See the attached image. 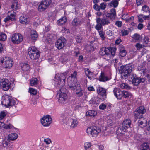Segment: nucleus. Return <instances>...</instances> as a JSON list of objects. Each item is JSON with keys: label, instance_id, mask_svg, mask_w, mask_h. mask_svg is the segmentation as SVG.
<instances>
[{"label": "nucleus", "instance_id": "nucleus-48", "mask_svg": "<svg viewBox=\"0 0 150 150\" xmlns=\"http://www.w3.org/2000/svg\"><path fill=\"white\" fill-rule=\"evenodd\" d=\"M29 92L31 94L34 95H36L37 93V91L36 90L31 88H29Z\"/></svg>", "mask_w": 150, "mask_h": 150}, {"label": "nucleus", "instance_id": "nucleus-24", "mask_svg": "<svg viewBox=\"0 0 150 150\" xmlns=\"http://www.w3.org/2000/svg\"><path fill=\"white\" fill-rule=\"evenodd\" d=\"M28 16L24 15L21 16L19 18L20 23L22 24H26L28 23Z\"/></svg>", "mask_w": 150, "mask_h": 150}, {"label": "nucleus", "instance_id": "nucleus-27", "mask_svg": "<svg viewBox=\"0 0 150 150\" xmlns=\"http://www.w3.org/2000/svg\"><path fill=\"white\" fill-rule=\"evenodd\" d=\"M81 24V21L79 18H77L74 19L72 22V25L75 27L79 26Z\"/></svg>", "mask_w": 150, "mask_h": 150}, {"label": "nucleus", "instance_id": "nucleus-64", "mask_svg": "<svg viewBox=\"0 0 150 150\" xmlns=\"http://www.w3.org/2000/svg\"><path fill=\"white\" fill-rule=\"evenodd\" d=\"M146 130L148 131L149 133H150V120L148 122L147 125H146Z\"/></svg>", "mask_w": 150, "mask_h": 150}, {"label": "nucleus", "instance_id": "nucleus-59", "mask_svg": "<svg viewBox=\"0 0 150 150\" xmlns=\"http://www.w3.org/2000/svg\"><path fill=\"white\" fill-rule=\"evenodd\" d=\"M142 10L145 12H147L149 10V7L146 5H144L142 7Z\"/></svg>", "mask_w": 150, "mask_h": 150}, {"label": "nucleus", "instance_id": "nucleus-33", "mask_svg": "<svg viewBox=\"0 0 150 150\" xmlns=\"http://www.w3.org/2000/svg\"><path fill=\"white\" fill-rule=\"evenodd\" d=\"M76 89V94L78 97L82 96L83 95V91L79 86H78Z\"/></svg>", "mask_w": 150, "mask_h": 150}, {"label": "nucleus", "instance_id": "nucleus-60", "mask_svg": "<svg viewBox=\"0 0 150 150\" xmlns=\"http://www.w3.org/2000/svg\"><path fill=\"white\" fill-rule=\"evenodd\" d=\"M145 79L146 81V82L148 83H150V76L148 74H147L145 76Z\"/></svg>", "mask_w": 150, "mask_h": 150}, {"label": "nucleus", "instance_id": "nucleus-12", "mask_svg": "<svg viewBox=\"0 0 150 150\" xmlns=\"http://www.w3.org/2000/svg\"><path fill=\"white\" fill-rule=\"evenodd\" d=\"M10 83L9 80L6 79H4L1 80L0 86L3 90L6 91L10 87Z\"/></svg>", "mask_w": 150, "mask_h": 150}, {"label": "nucleus", "instance_id": "nucleus-28", "mask_svg": "<svg viewBox=\"0 0 150 150\" xmlns=\"http://www.w3.org/2000/svg\"><path fill=\"white\" fill-rule=\"evenodd\" d=\"M100 18H96V22L97 24L96 25L95 28L98 31H100V30L101 29L103 26L100 23Z\"/></svg>", "mask_w": 150, "mask_h": 150}, {"label": "nucleus", "instance_id": "nucleus-26", "mask_svg": "<svg viewBox=\"0 0 150 150\" xmlns=\"http://www.w3.org/2000/svg\"><path fill=\"white\" fill-rule=\"evenodd\" d=\"M103 18L101 19L100 18V23L103 26H104L106 25H108L110 24V21L106 18V16L104 17V15H103Z\"/></svg>", "mask_w": 150, "mask_h": 150}, {"label": "nucleus", "instance_id": "nucleus-36", "mask_svg": "<svg viewBox=\"0 0 150 150\" xmlns=\"http://www.w3.org/2000/svg\"><path fill=\"white\" fill-rule=\"evenodd\" d=\"M138 70L140 71L141 73H142V72L143 74L145 75L146 74V69L145 68V67L140 66L138 67Z\"/></svg>", "mask_w": 150, "mask_h": 150}, {"label": "nucleus", "instance_id": "nucleus-11", "mask_svg": "<svg viewBox=\"0 0 150 150\" xmlns=\"http://www.w3.org/2000/svg\"><path fill=\"white\" fill-rule=\"evenodd\" d=\"M66 78L64 76L62 79H61L59 76L56 75L55 77L54 80L55 81L56 86L61 88L63 86L65 83Z\"/></svg>", "mask_w": 150, "mask_h": 150}, {"label": "nucleus", "instance_id": "nucleus-9", "mask_svg": "<svg viewBox=\"0 0 150 150\" xmlns=\"http://www.w3.org/2000/svg\"><path fill=\"white\" fill-rule=\"evenodd\" d=\"M146 110L144 106H141L137 108L134 112V117L136 119L142 117L143 114L146 112Z\"/></svg>", "mask_w": 150, "mask_h": 150}, {"label": "nucleus", "instance_id": "nucleus-63", "mask_svg": "<svg viewBox=\"0 0 150 150\" xmlns=\"http://www.w3.org/2000/svg\"><path fill=\"white\" fill-rule=\"evenodd\" d=\"M44 141L47 144H50L51 142L50 139L49 138L45 139Z\"/></svg>", "mask_w": 150, "mask_h": 150}, {"label": "nucleus", "instance_id": "nucleus-29", "mask_svg": "<svg viewBox=\"0 0 150 150\" xmlns=\"http://www.w3.org/2000/svg\"><path fill=\"white\" fill-rule=\"evenodd\" d=\"M70 127L73 128L76 127L78 124V122L76 119H70Z\"/></svg>", "mask_w": 150, "mask_h": 150}, {"label": "nucleus", "instance_id": "nucleus-47", "mask_svg": "<svg viewBox=\"0 0 150 150\" xmlns=\"http://www.w3.org/2000/svg\"><path fill=\"white\" fill-rule=\"evenodd\" d=\"M40 150H51V147H48V146H45L44 144L40 145Z\"/></svg>", "mask_w": 150, "mask_h": 150}, {"label": "nucleus", "instance_id": "nucleus-5", "mask_svg": "<svg viewBox=\"0 0 150 150\" xmlns=\"http://www.w3.org/2000/svg\"><path fill=\"white\" fill-rule=\"evenodd\" d=\"M101 132V129L99 127L95 126H91L87 129V132L88 134L95 137H97Z\"/></svg>", "mask_w": 150, "mask_h": 150}, {"label": "nucleus", "instance_id": "nucleus-7", "mask_svg": "<svg viewBox=\"0 0 150 150\" xmlns=\"http://www.w3.org/2000/svg\"><path fill=\"white\" fill-rule=\"evenodd\" d=\"M59 91L60 93L59 95V102L61 103L64 104L68 98L67 94V90L65 88H62Z\"/></svg>", "mask_w": 150, "mask_h": 150}, {"label": "nucleus", "instance_id": "nucleus-32", "mask_svg": "<svg viewBox=\"0 0 150 150\" xmlns=\"http://www.w3.org/2000/svg\"><path fill=\"white\" fill-rule=\"evenodd\" d=\"M97 114V112L93 110H89L86 113V115L87 116L94 117Z\"/></svg>", "mask_w": 150, "mask_h": 150}, {"label": "nucleus", "instance_id": "nucleus-22", "mask_svg": "<svg viewBox=\"0 0 150 150\" xmlns=\"http://www.w3.org/2000/svg\"><path fill=\"white\" fill-rule=\"evenodd\" d=\"M138 118L139 119L138 123L140 127L142 128H143L146 126L147 122L146 119L142 117L140 118L139 117Z\"/></svg>", "mask_w": 150, "mask_h": 150}, {"label": "nucleus", "instance_id": "nucleus-50", "mask_svg": "<svg viewBox=\"0 0 150 150\" xmlns=\"http://www.w3.org/2000/svg\"><path fill=\"white\" fill-rule=\"evenodd\" d=\"M109 52H110L111 53L112 55L113 56H114L115 53L116 48L114 47L111 48H109Z\"/></svg>", "mask_w": 150, "mask_h": 150}, {"label": "nucleus", "instance_id": "nucleus-58", "mask_svg": "<svg viewBox=\"0 0 150 150\" xmlns=\"http://www.w3.org/2000/svg\"><path fill=\"white\" fill-rule=\"evenodd\" d=\"M93 8L97 11H99L100 9V6L96 4H95L93 6Z\"/></svg>", "mask_w": 150, "mask_h": 150}, {"label": "nucleus", "instance_id": "nucleus-42", "mask_svg": "<svg viewBox=\"0 0 150 150\" xmlns=\"http://www.w3.org/2000/svg\"><path fill=\"white\" fill-rule=\"evenodd\" d=\"M22 70L23 71H26L29 68V65L27 63H24L21 67Z\"/></svg>", "mask_w": 150, "mask_h": 150}, {"label": "nucleus", "instance_id": "nucleus-44", "mask_svg": "<svg viewBox=\"0 0 150 150\" xmlns=\"http://www.w3.org/2000/svg\"><path fill=\"white\" fill-rule=\"evenodd\" d=\"M100 37L101 38V40H104L105 39V33L103 31H98Z\"/></svg>", "mask_w": 150, "mask_h": 150}, {"label": "nucleus", "instance_id": "nucleus-52", "mask_svg": "<svg viewBox=\"0 0 150 150\" xmlns=\"http://www.w3.org/2000/svg\"><path fill=\"white\" fill-rule=\"evenodd\" d=\"M6 115V112L3 111L1 112L0 114V120H2Z\"/></svg>", "mask_w": 150, "mask_h": 150}, {"label": "nucleus", "instance_id": "nucleus-3", "mask_svg": "<svg viewBox=\"0 0 150 150\" xmlns=\"http://www.w3.org/2000/svg\"><path fill=\"white\" fill-rule=\"evenodd\" d=\"M15 101L11 96L7 95H3L1 98V104L7 107L14 105Z\"/></svg>", "mask_w": 150, "mask_h": 150}, {"label": "nucleus", "instance_id": "nucleus-8", "mask_svg": "<svg viewBox=\"0 0 150 150\" xmlns=\"http://www.w3.org/2000/svg\"><path fill=\"white\" fill-rule=\"evenodd\" d=\"M51 2V0H43L38 5V11H43L46 10L49 7Z\"/></svg>", "mask_w": 150, "mask_h": 150}, {"label": "nucleus", "instance_id": "nucleus-55", "mask_svg": "<svg viewBox=\"0 0 150 150\" xmlns=\"http://www.w3.org/2000/svg\"><path fill=\"white\" fill-rule=\"evenodd\" d=\"M126 54V51L124 50H121L120 52V55L122 57H123L125 56Z\"/></svg>", "mask_w": 150, "mask_h": 150}, {"label": "nucleus", "instance_id": "nucleus-13", "mask_svg": "<svg viewBox=\"0 0 150 150\" xmlns=\"http://www.w3.org/2000/svg\"><path fill=\"white\" fill-rule=\"evenodd\" d=\"M52 119L49 115L44 116L41 119L42 124L44 126H48L51 123Z\"/></svg>", "mask_w": 150, "mask_h": 150}, {"label": "nucleus", "instance_id": "nucleus-21", "mask_svg": "<svg viewBox=\"0 0 150 150\" xmlns=\"http://www.w3.org/2000/svg\"><path fill=\"white\" fill-rule=\"evenodd\" d=\"M109 48L103 47L100 49L99 51V54L102 56L105 55L108 56L109 54Z\"/></svg>", "mask_w": 150, "mask_h": 150}, {"label": "nucleus", "instance_id": "nucleus-17", "mask_svg": "<svg viewBox=\"0 0 150 150\" xmlns=\"http://www.w3.org/2000/svg\"><path fill=\"white\" fill-rule=\"evenodd\" d=\"M113 93L114 95L118 99H121L122 97L123 91L118 88H115L113 90Z\"/></svg>", "mask_w": 150, "mask_h": 150}, {"label": "nucleus", "instance_id": "nucleus-19", "mask_svg": "<svg viewBox=\"0 0 150 150\" xmlns=\"http://www.w3.org/2000/svg\"><path fill=\"white\" fill-rule=\"evenodd\" d=\"M110 12V13H105L104 14V16H106V18H110V19L113 20L115 18L116 16V11L115 9L113 8L111 10Z\"/></svg>", "mask_w": 150, "mask_h": 150}, {"label": "nucleus", "instance_id": "nucleus-62", "mask_svg": "<svg viewBox=\"0 0 150 150\" xmlns=\"http://www.w3.org/2000/svg\"><path fill=\"white\" fill-rule=\"evenodd\" d=\"M135 47L138 50H139L141 48H142V45L139 43L136 44Z\"/></svg>", "mask_w": 150, "mask_h": 150}, {"label": "nucleus", "instance_id": "nucleus-16", "mask_svg": "<svg viewBox=\"0 0 150 150\" xmlns=\"http://www.w3.org/2000/svg\"><path fill=\"white\" fill-rule=\"evenodd\" d=\"M97 92L102 99L104 100L106 98V90L102 87H99L97 89Z\"/></svg>", "mask_w": 150, "mask_h": 150}, {"label": "nucleus", "instance_id": "nucleus-56", "mask_svg": "<svg viewBox=\"0 0 150 150\" xmlns=\"http://www.w3.org/2000/svg\"><path fill=\"white\" fill-rule=\"evenodd\" d=\"M91 145L90 143L87 142L85 143L84 146L85 149H90V147L91 146Z\"/></svg>", "mask_w": 150, "mask_h": 150}, {"label": "nucleus", "instance_id": "nucleus-25", "mask_svg": "<svg viewBox=\"0 0 150 150\" xmlns=\"http://www.w3.org/2000/svg\"><path fill=\"white\" fill-rule=\"evenodd\" d=\"M110 79L108 78L103 72H101V75L99 77V80L100 81L105 82L106 81L110 80Z\"/></svg>", "mask_w": 150, "mask_h": 150}, {"label": "nucleus", "instance_id": "nucleus-30", "mask_svg": "<svg viewBox=\"0 0 150 150\" xmlns=\"http://www.w3.org/2000/svg\"><path fill=\"white\" fill-rule=\"evenodd\" d=\"M140 150H150L149 144L146 142L143 143L140 146Z\"/></svg>", "mask_w": 150, "mask_h": 150}, {"label": "nucleus", "instance_id": "nucleus-46", "mask_svg": "<svg viewBox=\"0 0 150 150\" xmlns=\"http://www.w3.org/2000/svg\"><path fill=\"white\" fill-rule=\"evenodd\" d=\"M85 73L87 76L89 78H91L93 74L88 69H87L85 70Z\"/></svg>", "mask_w": 150, "mask_h": 150}, {"label": "nucleus", "instance_id": "nucleus-41", "mask_svg": "<svg viewBox=\"0 0 150 150\" xmlns=\"http://www.w3.org/2000/svg\"><path fill=\"white\" fill-rule=\"evenodd\" d=\"M66 21V18L64 17H63L57 21V23L59 25H61L64 24Z\"/></svg>", "mask_w": 150, "mask_h": 150}, {"label": "nucleus", "instance_id": "nucleus-37", "mask_svg": "<svg viewBox=\"0 0 150 150\" xmlns=\"http://www.w3.org/2000/svg\"><path fill=\"white\" fill-rule=\"evenodd\" d=\"M77 72L76 71H74L73 74H71L70 76L68 78V79L75 80H77L76 78Z\"/></svg>", "mask_w": 150, "mask_h": 150}, {"label": "nucleus", "instance_id": "nucleus-61", "mask_svg": "<svg viewBox=\"0 0 150 150\" xmlns=\"http://www.w3.org/2000/svg\"><path fill=\"white\" fill-rule=\"evenodd\" d=\"M138 18L139 21L140 22H142L143 21V14H140L138 16Z\"/></svg>", "mask_w": 150, "mask_h": 150}, {"label": "nucleus", "instance_id": "nucleus-20", "mask_svg": "<svg viewBox=\"0 0 150 150\" xmlns=\"http://www.w3.org/2000/svg\"><path fill=\"white\" fill-rule=\"evenodd\" d=\"M129 80L135 86L138 85L140 83V78L134 77L133 75L130 76Z\"/></svg>", "mask_w": 150, "mask_h": 150}, {"label": "nucleus", "instance_id": "nucleus-57", "mask_svg": "<svg viewBox=\"0 0 150 150\" xmlns=\"http://www.w3.org/2000/svg\"><path fill=\"white\" fill-rule=\"evenodd\" d=\"M122 24V21H117L115 23V24L118 27H120Z\"/></svg>", "mask_w": 150, "mask_h": 150}, {"label": "nucleus", "instance_id": "nucleus-14", "mask_svg": "<svg viewBox=\"0 0 150 150\" xmlns=\"http://www.w3.org/2000/svg\"><path fill=\"white\" fill-rule=\"evenodd\" d=\"M66 42L65 38L64 37H61L57 41L56 44V47L59 49H61L64 47Z\"/></svg>", "mask_w": 150, "mask_h": 150}, {"label": "nucleus", "instance_id": "nucleus-49", "mask_svg": "<svg viewBox=\"0 0 150 150\" xmlns=\"http://www.w3.org/2000/svg\"><path fill=\"white\" fill-rule=\"evenodd\" d=\"M142 137L140 134H136L134 136V139L137 141H140L141 140Z\"/></svg>", "mask_w": 150, "mask_h": 150}, {"label": "nucleus", "instance_id": "nucleus-45", "mask_svg": "<svg viewBox=\"0 0 150 150\" xmlns=\"http://www.w3.org/2000/svg\"><path fill=\"white\" fill-rule=\"evenodd\" d=\"M13 12V11H9L8 13V16L10 18L11 20H13L15 19V16L14 14L12 13Z\"/></svg>", "mask_w": 150, "mask_h": 150}, {"label": "nucleus", "instance_id": "nucleus-2", "mask_svg": "<svg viewBox=\"0 0 150 150\" xmlns=\"http://www.w3.org/2000/svg\"><path fill=\"white\" fill-rule=\"evenodd\" d=\"M122 69L121 70L122 78L124 79H126L127 78L129 79L130 75H133L131 73L134 68V66L131 64H128L125 66L121 67Z\"/></svg>", "mask_w": 150, "mask_h": 150}, {"label": "nucleus", "instance_id": "nucleus-1", "mask_svg": "<svg viewBox=\"0 0 150 150\" xmlns=\"http://www.w3.org/2000/svg\"><path fill=\"white\" fill-rule=\"evenodd\" d=\"M122 126L120 127L116 131V134L118 137H122L124 136V132L129 128L132 127V125L129 119H126L124 120L122 124Z\"/></svg>", "mask_w": 150, "mask_h": 150}, {"label": "nucleus", "instance_id": "nucleus-38", "mask_svg": "<svg viewBox=\"0 0 150 150\" xmlns=\"http://www.w3.org/2000/svg\"><path fill=\"white\" fill-rule=\"evenodd\" d=\"M132 38L138 41H139L142 40L141 37L140 35L137 33L133 35Z\"/></svg>", "mask_w": 150, "mask_h": 150}, {"label": "nucleus", "instance_id": "nucleus-43", "mask_svg": "<svg viewBox=\"0 0 150 150\" xmlns=\"http://www.w3.org/2000/svg\"><path fill=\"white\" fill-rule=\"evenodd\" d=\"M59 59L61 62L64 63L67 62V58L65 55H62L61 56Z\"/></svg>", "mask_w": 150, "mask_h": 150}, {"label": "nucleus", "instance_id": "nucleus-31", "mask_svg": "<svg viewBox=\"0 0 150 150\" xmlns=\"http://www.w3.org/2000/svg\"><path fill=\"white\" fill-rule=\"evenodd\" d=\"M18 136L16 133H11L8 136V138L9 140L13 141L15 140L18 138Z\"/></svg>", "mask_w": 150, "mask_h": 150}, {"label": "nucleus", "instance_id": "nucleus-15", "mask_svg": "<svg viewBox=\"0 0 150 150\" xmlns=\"http://www.w3.org/2000/svg\"><path fill=\"white\" fill-rule=\"evenodd\" d=\"M77 80L67 79L68 85L69 88L71 89L74 90L78 87L77 84Z\"/></svg>", "mask_w": 150, "mask_h": 150}, {"label": "nucleus", "instance_id": "nucleus-35", "mask_svg": "<svg viewBox=\"0 0 150 150\" xmlns=\"http://www.w3.org/2000/svg\"><path fill=\"white\" fill-rule=\"evenodd\" d=\"M122 95V97L125 98L131 97L132 96V94L131 93L127 91H123Z\"/></svg>", "mask_w": 150, "mask_h": 150}, {"label": "nucleus", "instance_id": "nucleus-39", "mask_svg": "<svg viewBox=\"0 0 150 150\" xmlns=\"http://www.w3.org/2000/svg\"><path fill=\"white\" fill-rule=\"evenodd\" d=\"M7 36L6 35L2 32L0 33V41H5L6 40Z\"/></svg>", "mask_w": 150, "mask_h": 150}, {"label": "nucleus", "instance_id": "nucleus-6", "mask_svg": "<svg viewBox=\"0 0 150 150\" xmlns=\"http://www.w3.org/2000/svg\"><path fill=\"white\" fill-rule=\"evenodd\" d=\"M0 61L3 64L4 67L6 69L11 68L13 65V62L12 60L9 57H4L1 58Z\"/></svg>", "mask_w": 150, "mask_h": 150}, {"label": "nucleus", "instance_id": "nucleus-34", "mask_svg": "<svg viewBox=\"0 0 150 150\" xmlns=\"http://www.w3.org/2000/svg\"><path fill=\"white\" fill-rule=\"evenodd\" d=\"M38 83V80L37 78H32L30 81V84L32 86H36Z\"/></svg>", "mask_w": 150, "mask_h": 150}, {"label": "nucleus", "instance_id": "nucleus-53", "mask_svg": "<svg viewBox=\"0 0 150 150\" xmlns=\"http://www.w3.org/2000/svg\"><path fill=\"white\" fill-rule=\"evenodd\" d=\"M8 140H4L2 142V145L4 147H6L8 146Z\"/></svg>", "mask_w": 150, "mask_h": 150}, {"label": "nucleus", "instance_id": "nucleus-54", "mask_svg": "<svg viewBox=\"0 0 150 150\" xmlns=\"http://www.w3.org/2000/svg\"><path fill=\"white\" fill-rule=\"evenodd\" d=\"M128 33L129 32L128 31L125 30H122L120 32V33L123 36L127 35L128 34Z\"/></svg>", "mask_w": 150, "mask_h": 150}, {"label": "nucleus", "instance_id": "nucleus-40", "mask_svg": "<svg viewBox=\"0 0 150 150\" xmlns=\"http://www.w3.org/2000/svg\"><path fill=\"white\" fill-rule=\"evenodd\" d=\"M120 0H113L111 2L110 6L114 7H117L118 4V1Z\"/></svg>", "mask_w": 150, "mask_h": 150}, {"label": "nucleus", "instance_id": "nucleus-10", "mask_svg": "<svg viewBox=\"0 0 150 150\" xmlns=\"http://www.w3.org/2000/svg\"><path fill=\"white\" fill-rule=\"evenodd\" d=\"M23 38L22 35L18 33L13 34L11 37L12 42L16 44L20 43L23 40Z\"/></svg>", "mask_w": 150, "mask_h": 150}, {"label": "nucleus", "instance_id": "nucleus-51", "mask_svg": "<svg viewBox=\"0 0 150 150\" xmlns=\"http://www.w3.org/2000/svg\"><path fill=\"white\" fill-rule=\"evenodd\" d=\"M120 88L122 89H128L129 86L126 83H123L120 85Z\"/></svg>", "mask_w": 150, "mask_h": 150}, {"label": "nucleus", "instance_id": "nucleus-23", "mask_svg": "<svg viewBox=\"0 0 150 150\" xmlns=\"http://www.w3.org/2000/svg\"><path fill=\"white\" fill-rule=\"evenodd\" d=\"M11 8L14 10H17L20 8L19 4L16 0H13L11 6Z\"/></svg>", "mask_w": 150, "mask_h": 150}, {"label": "nucleus", "instance_id": "nucleus-4", "mask_svg": "<svg viewBox=\"0 0 150 150\" xmlns=\"http://www.w3.org/2000/svg\"><path fill=\"white\" fill-rule=\"evenodd\" d=\"M28 53L31 59L33 60L38 59L40 56V53L35 47L32 46L29 48Z\"/></svg>", "mask_w": 150, "mask_h": 150}, {"label": "nucleus", "instance_id": "nucleus-18", "mask_svg": "<svg viewBox=\"0 0 150 150\" xmlns=\"http://www.w3.org/2000/svg\"><path fill=\"white\" fill-rule=\"evenodd\" d=\"M38 38L37 33L34 30H32L30 32L29 39L32 41L35 42Z\"/></svg>", "mask_w": 150, "mask_h": 150}]
</instances>
